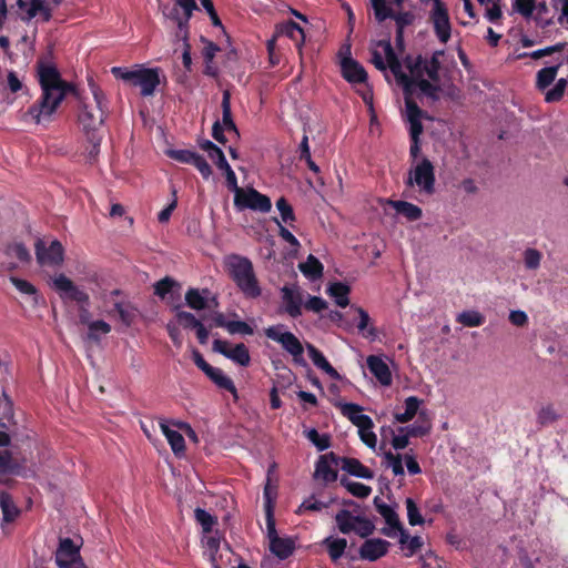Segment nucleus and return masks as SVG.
I'll list each match as a JSON object with an SVG mask.
<instances>
[{
  "mask_svg": "<svg viewBox=\"0 0 568 568\" xmlns=\"http://www.w3.org/2000/svg\"><path fill=\"white\" fill-rule=\"evenodd\" d=\"M38 73L42 94L29 108L27 115H30L39 124L51 121L52 114L65 95L68 93L77 94V89L71 83L62 80L60 72L53 65H41Z\"/></svg>",
  "mask_w": 568,
  "mask_h": 568,
  "instance_id": "1",
  "label": "nucleus"
},
{
  "mask_svg": "<svg viewBox=\"0 0 568 568\" xmlns=\"http://www.w3.org/2000/svg\"><path fill=\"white\" fill-rule=\"evenodd\" d=\"M89 87L91 89L94 105H84L79 113V122L87 133L88 141L92 144L90 154L97 153L101 142V136L97 133L99 128L103 124L108 101L103 91L97 85L93 79H89Z\"/></svg>",
  "mask_w": 568,
  "mask_h": 568,
  "instance_id": "2",
  "label": "nucleus"
},
{
  "mask_svg": "<svg viewBox=\"0 0 568 568\" xmlns=\"http://www.w3.org/2000/svg\"><path fill=\"white\" fill-rule=\"evenodd\" d=\"M225 265L230 277L246 298L255 300L262 295V287L248 257L233 254L226 258Z\"/></svg>",
  "mask_w": 568,
  "mask_h": 568,
  "instance_id": "3",
  "label": "nucleus"
},
{
  "mask_svg": "<svg viewBox=\"0 0 568 568\" xmlns=\"http://www.w3.org/2000/svg\"><path fill=\"white\" fill-rule=\"evenodd\" d=\"M111 72L116 79H121L133 87H140L141 95L143 97L152 95L160 84V72L156 68L128 70L121 67H113Z\"/></svg>",
  "mask_w": 568,
  "mask_h": 568,
  "instance_id": "4",
  "label": "nucleus"
},
{
  "mask_svg": "<svg viewBox=\"0 0 568 568\" xmlns=\"http://www.w3.org/2000/svg\"><path fill=\"white\" fill-rule=\"evenodd\" d=\"M195 0H175V4L164 10V16L176 24V40L189 39V21L194 10H197Z\"/></svg>",
  "mask_w": 568,
  "mask_h": 568,
  "instance_id": "5",
  "label": "nucleus"
},
{
  "mask_svg": "<svg viewBox=\"0 0 568 568\" xmlns=\"http://www.w3.org/2000/svg\"><path fill=\"white\" fill-rule=\"evenodd\" d=\"M284 325H273L264 328L267 338L281 344L283 349L293 356V361L298 365H306L303 357L304 347L301 341L292 332H283Z\"/></svg>",
  "mask_w": 568,
  "mask_h": 568,
  "instance_id": "6",
  "label": "nucleus"
},
{
  "mask_svg": "<svg viewBox=\"0 0 568 568\" xmlns=\"http://www.w3.org/2000/svg\"><path fill=\"white\" fill-rule=\"evenodd\" d=\"M61 0H18L17 6L20 10L19 17L22 21L29 22L34 17L40 16L43 22H49L53 10L59 7Z\"/></svg>",
  "mask_w": 568,
  "mask_h": 568,
  "instance_id": "7",
  "label": "nucleus"
},
{
  "mask_svg": "<svg viewBox=\"0 0 568 568\" xmlns=\"http://www.w3.org/2000/svg\"><path fill=\"white\" fill-rule=\"evenodd\" d=\"M435 181L433 163L427 158H423L414 170L409 172L406 184L409 186L416 184L422 192L433 194L435 192Z\"/></svg>",
  "mask_w": 568,
  "mask_h": 568,
  "instance_id": "8",
  "label": "nucleus"
},
{
  "mask_svg": "<svg viewBox=\"0 0 568 568\" xmlns=\"http://www.w3.org/2000/svg\"><path fill=\"white\" fill-rule=\"evenodd\" d=\"M234 204L239 209H250L262 213H267L272 209L271 199L254 187L239 191L234 196Z\"/></svg>",
  "mask_w": 568,
  "mask_h": 568,
  "instance_id": "9",
  "label": "nucleus"
},
{
  "mask_svg": "<svg viewBox=\"0 0 568 568\" xmlns=\"http://www.w3.org/2000/svg\"><path fill=\"white\" fill-rule=\"evenodd\" d=\"M53 287L63 300L74 301L79 304H88L89 295L80 290L68 276L59 274L53 278Z\"/></svg>",
  "mask_w": 568,
  "mask_h": 568,
  "instance_id": "10",
  "label": "nucleus"
},
{
  "mask_svg": "<svg viewBox=\"0 0 568 568\" xmlns=\"http://www.w3.org/2000/svg\"><path fill=\"white\" fill-rule=\"evenodd\" d=\"M63 246L58 240L52 241L48 248L42 240L36 242V256L41 265H60L63 262Z\"/></svg>",
  "mask_w": 568,
  "mask_h": 568,
  "instance_id": "11",
  "label": "nucleus"
},
{
  "mask_svg": "<svg viewBox=\"0 0 568 568\" xmlns=\"http://www.w3.org/2000/svg\"><path fill=\"white\" fill-rule=\"evenodd\" d=\"M213 351L222 354L229 359H232L234 363L241 366L246 367L250 365V352L243 343L236 344L233 348L230 349L226 341L215 339L213 342Z\"/></svg>",
  "mask_w": 568,
  "mask_h": 568,
  "instance_id": "12",
  "label": "nucleus"
},
{
  "mask_svg": "<svg viewBox=\"0 0 568 568\" xmlns=\"http://www.w3.org/2000/svg\"><path fill=\"white\" fill-rule=\"evenodd\" d=\"M335 407L339 408L343 416L348 418L359 430L372 429L374 424L369 416L361 414L363 407L354 403L336 402Z\"/></svg>",
  "mask_w": 568,
  "mask_h": 568,
  "instance_id": "13",
  "label": "nucleus"
},
{
  "mask_svg": "<svg viewBox=\"0 0 568 568\" xmlns=\"http://www.w3.org/2000/svg\"><path fill=\"white\" fill-rule=\"evenodd\" d=\"M376 511L385 519L388 527H384L381 532L387 537L394 538L396 534L394 529H400L402 523L395 509L376 496L373 500Z\"/></svg>",
  "mask_w": 568,
  "mask_h": 568,
  "instance_id": "14",
  "label": "nucleus"
},
{
  "mask_svg": "<svg viewBox=\"0 0 568 568\" xmlns=\"http://www.w3.org/2000/svg\"><path fill=\"white\" fill-rule=\"evenodd\" d=\"M430 21L434 26V31L438 40L444 44L447 43L450 39L452 26L446 6L433 8L430 12Z\"/></svg>",
  "mask_w": 568,
  "mask_h": 568,
  "instance_id": "15",
  "label": "nucleus"
},
{
  "mask_svg": "<svg viewBox=\"0 0 568 568\" xmlns=\"http://www.w3.org/2000/svg\"><path fill=\"white\" fill-rule=\"evenodd\" d=\"M341 456L331 452L320 456L315 466V476L325 483H333L337 479V471L332 466H338Z\"/></svg>",
  "mask_w": 568,
  "mask_h": 568,
  "instance_id": "16",
  "label": "nucleus"
},
{
  "mask_svg": "<svg viewBox=\"0 0 568 568\" xmlns=\"http://www.w3.org/2000/svg\"><path fill=\"white\" fill-rule=\"evenodd\" d=\"M389 546L387 540L381 538L367 539L359 548V556L362 559L375 561L387 554Z\"/></svg>",
  "mask_w": 568,
  "mask_h": 568,
  "instance_id": "17",
  "label": "nucleus"
},
{
  "mask_svg": "<svg viewBox=\"0 0 568 568\" xmlns=\"http://www.w3.org/2000/svg\"><path fill=\"white\" fill-rule=\"evenodd\" d=\"M342 75L349 83H364L367 81V72L353 58H344L341 62Z\"/></svg>",
  "mask_w": 568,
  "mask_h": 568,
  "instance_id": "18",
  "label": "nucleus"
},
{
  "mask_svg": "<svg viewBox=\"0 0 568 568\" xmlns=\"http://www.w3.org/2000/svg\"><path fill=\"white\" fill-rule=\"evenodd\" d=\"M282 297L285 303V312L293 318L302 315V294L297 288L287 285L282 287Z\"/></svg>",
  "mask_w": 568,
  "mask_h": 568,
  "instance_id": "19",
  "label": "nucleus"
},
{
  "mask_svg": "<svg viewBox=\"0 0 568 568\" xmlns=\"http://www.w3.org/2000/svg\"><path fill=\"white\" fill-rule=\"evenodd\" d=\"M206 549L209 551L210 561L213 568H223L222 559L225 556L230 561L234 556L231 548L226 545L224 550H220V537L219 536H210L205 541Z\"/></svg>",
  "mask_w": 568,
  "mask_h": 568,
  "instance_id": "20",
  "label": "nucleus"
},
{
  "mask_svg": "<svg viewBox=\"0 0 568 568\" xmlns=\"http://www.w3.org/2000/svg\"><path fill=\"white\" fill-rule=\"evenodd\" d=\"M366 363L369 372L383 386H389L392 384V372L379 356L369 355Z\"/></svg>",
  "mask_w": 568,
  "mask_h": 568,
  "instance_id": "21",
  "label": "nucleus"
},
{
  "mask_svg": "<svg viewBox=\"0 0 568 568\" xmlns=\"http://www.w3.org/2000/svg\"><path fill=\"white\" fill-rule=\"evenodd\" d=\"M82 558L80 555V546L69 538H60L59 546L55 551V564L60 565L61 561L75 560Z\"/></svg>",
  "mask_w": 568,
  "mask_h": 568,
  "instance_id": "22",
  "label": "nucleus"
},
{
  "mask_svg": "<svg viewBox=\"0 0 568 568\" xmlns=\"http://www.w3.org/2000/svg\"><path fill=\"white\" fill-rule=\"evenodd\" d=\"M339 465L343 470L352 476L364 479H372L374 477V473L363 465L357 458L341 457Z\"/></svg>",
  "mask_w": 568,
  "mask_h": 568,
  "instance_id": "23",
  "label": "nucleus"
},
{
  "mask_svg": "<svg viewBox=\"0 0 568 568\" xmlns=\"http://www.w3.org/2000/svg\"><path fill=\"white\" fill-rule=\"evenodd\" d=\"M385 8L388 14L386 17L375 18L378 23H382L387 19H393L395 21L396 29L400 30H405L406 27L413 24L415 14L412 11H394L387 2H385Z\"/></svg>",
  "mask_w": 568,
  "mask_h": 568,
  "instance_id": "24",
  "label": "nucleus"
},
{
  "mask_svg": "<svg viewBox=\"0 0 568 568\" xmlns=\"http://www.w3.org/2000/svg\"><path fill=\"white\" fill-rule=\"evenodd\" d=\"M306 347L310 358L317 368L322 369L333 379L341 378L338 372L331 365V363L318 348H316L313 344H307Z\"/></svg>",
  "mask_w": 568,
  "mask_h": 568,
  "instance_id": "25",
  "label": "nucleus"
},
{
  "mask_svg": "<svg viewBox=\"0 0 568 568\" xmlns=\"http://www.w3.org/2000/svg\"><path fill=\"white\" fill-rule=\"evenodd\" d=\"M160 427L165 436L168 443L171 446L172 452L175 456H182L185 453V440L181 433L173 430L169 427L165 420L160 422Z\"/></svg>",
  "mask_w": 568,
  "mask_h": 568,
  "instance_id": "26",
  "label": "nucleus"
},
{
  "mask_svg": "<svg viewBox=\"0 0 568 568\" xmlns=\"http://www.w3.org/2000/svg\"><path fill=\"white\" fill-rule=\"evenodd\" d=\"M386 204L392 206L398 214L405 216L408 221H417L422 217L423 211L419 206L402 201V200H387Z\"/></svg>",
  "mask_w": 568,
  "mask_h": 568,
  "instance_id": "27",
  "label": "nucleus"
},
{
  "mask_svg": "<svg viewBox=\"0 0 568 568\" xmlns=\"http://www.w3.org/2000/svg\"><path fill=\"white\" fill-rule=\"evenodd\" d=\"M219 388L230 392L234 395V397H237V390L233 383V381L224 375L222 369L217 367H213L212 365L209 367V369L204 373Z\"/></svg>",
  "mask_w": 568,
  "mask_h": 568,
  "instance_id": "28",
  "label": "nucleus"
},
{
  "mask_svg": "<svg viewBox=\"0 0 568 568\" xmlns=\"http://www.w3.org/2000/svg\"><path fill=\"white\" fill-rule=\"evenodd\" d=\"M209 293L207 288L201 292L199 288L190 287L185 293V303L194 311H203L207 307L206 295Z\"/></svg>",
  "mask_w": 568,
  "mask_h": 568,
  "instance_id": "29",
  "label": "nucleus"
},
{
  "mask_svg": "<svg viewBox=\"0 0 568 568\" xmlns=\"http://www.w3.org/2000/svg\"><path fill=\"white\" fill-rule=\"evenodd\" d=\"M295 549V542L291 538H273L270 550L280 559L288 558Z\"/></svg>",
  "mask_w": 568,
  "mask_h": 568,
  "instance_id": "30",
  "label": "nucleus"
},
{
  "mask_svg": "<svg viewBox=\"0 0 568 568\" xmlns=\"http://www.w3.org/2000/svg\"><path fill=\"white\" fill-rule=\"evenodd\" d=\"M0 508L2 510V521L12 523L20 514L11 495L7 491L0 493Z\"/></svg>",
  "mask_w": 568,
  "mask_h": 568,
  "instance_id": "31",
  "label": "nucleus"
},
{
  "mask_svg": "<svg viewBox=\"0 0 568 568\" xmlns=\"http://www.w3.org/2000/svg\"><path fill=\"white\" fill-rule=\"evenodd\" d=\"M352 308L357 312L359 317L357 323L358 331L364 335V337L375 341L378 337V332L374 326H368L371 322L368 313L359 306H352Z\"/></svg>",
  "mask_w": 568,
  "mask_h": 568,
  "instance_id": "32",
  "label": "nucleus"
},
{
  "mask_svg": "<svg viewBox=\"0 0 568 568\" xmlns=\"http://www.w3.org/2000/svg\"><path fill=\"white\" fill-rule=\"evenodd\" d=\"M349 286L343 282H334L327 288V293L339 307H346L349 304Z\"/></svg>",
  "mask_w": 568,
  "mask_h": 568,
  "instance_id": "33",
  "label": "nucleus"
},
{
  "mask_svg": "<svg viewBox=\"0 0 568 568\" xmlns=\"http://www.w3.org/2000/svg\"><path fill=\"white\" fill-rule=\"evenodd\" d=\"M323 264L317 257L310 254L304 263L300 264L301 272L310 280H317L323 275Z\"/></svg>",
  "mask_w": 568,
  "mask_h": 568,
  "instance_id": "34",
  "label": "nucleus"
},
{
  "mask_svg": "<svg viewBox=\"0 0 568 568\" xmlns=\"http://www.w3.org/2000/svg\"><path fill=\"white\" fill-rule=\"evenodd\" d=\"M114 311L119 314L120 321L125 326H131L134 323L139 313L138 308L133 306L130 302H115Z\"/></svg>",
  "mask_w": 568,
  "mask_h": 568,
  "instance_id": "35",
  "label": "nucleus"
},
{
  "mask_svg": "<svg viewBox=\"0 0 568 568\" xmlns=\"http://www.w3.org/2000/svg\"><path fill=\"white\" fill-rule=\"evenodd\" d=\"M404 62L412 74L410 78L414 79V81L423 79V77L426 74V71H424V68H426V58H424L422 54H418L415 58L412 55H406Z\"/></svg>",
  "mask_w": 568,
  "mask_h": 568,
  "instance_id": "36",
  "label": "nucleus"
},
{
  "mask_svg": "<svg viewBox=\"0 0 568 568\" xmlns=\"http://www.w3.org/2000/svg\"><path fill=\"white\" fill-rule=\"evenodd\" d=\"M560 65L561 63H558L557 65L542 68L537 72L536 87L538 90L544 91L555 81Z\"/></svg>",
  "mask_w": 568,
  "mask_h": 568,
  "instance_id": "37",
  "label": "nucleus"
},
{
  "mask_svg": "<svg viewBox=\"0 0 568 568\" xmlns=\"http://www.w3.org/2000/svg\"><path fill=\"white\" fill-rule=\"evenodd\" d=\"M422 400L416 396H409L405 399V412L395 414L398 423L405 424L410 422L417 414Z\"/></svg>",
  "mask_w": 568,
  "mask_h": 568,
  "instance_id": "38",
  "label": "nucleus"
},
{
  "mask_svg": "<svg viewBox=\"0 0 568 568\" xmlns=\"http://www.w3.org/2000/svg\"><path fill=\"white\" fill-rule=\"evenodd\" d=\"M280 32L290 39H292L297 47H301L304 43L305 34L303 29L298 23L293 20H290L280 27Z\"/></svg>",
  "mask_w": 568,
  "mask_h": 568,
  "instance_id": "39",
  "label": "nucleus"
},
{
  "mask_svg": "<svg viewBox=\"0 0 568 568\" xmlns=\"http://www.w3.org/2000/svg\"><path fill=\"white\" fill-rule=\"evenodd\" d=\"M323 542L327 547V552L333 562H336L343 556L347 547V540L345 538L334 539L327 537Z\"/></svg>",
  "mask_w": 568,
  "mask_h": 568,
  "instance_id": "40",
  "label": "nucleus"
},
{
  "mask_svg": "<svg viewBox=\"0 0 568 568\" xmlns=\"http://www.w3.org/2000/svg\"><path fill=\"white\" fill-rule=\"evenodd\" d=\"M356 519H358V516H353L347 509H341L335 516L338 530L345 535L355 529Z\"/></svg>",
  "mask_w": 568,
  "mask_h": 568,
  "instance_id": "41",
  "label": "nucleus"
},
{
  "mask_svg": "<svg viewBox=\"0 0 568 568\" xmlns=\"http://www.w3.org/2000/svg\"><path fill=\"white\" fill-rule=\"evenodd\" d=\"M111 332V325L103 320L92 321L89 323L87 338L91 342L99 343L102 335Z\"/></svg>",
  "mask_w": 568,
  "mask_h": 568,
  "instance_id": "42",
  "label": "nucleus"
},
{
  "mask_svg": "<svg viewBox=\"0 0 568 568\" xmlns=\"http://www.w3.org/2000/svg\"><path fill=\"white\" fill-rule=\"evenodd\" d=\"M444 54L443 50L435 51L430 59L426 58V68H424V71H426V75L432 80L433 82H439V70H440V60L439 58Z\"/></svg>",
  "mask_w": 568,
  "mask_h": 568,
  "instance_id": "43",
  "label": "nucleus"
},
{
  "mask_svg": "<svg viewBox=\"0 0 568 568\" xmlns=\"http://www.w3.org/2000/svg\"><path fill=\"white\" fill-rule=\"evenodd\" d=\"M21 465L12 457L10 450L0 452V474H19Z\"/></svg>",
  "mask_w": 568,
  "mask_h": 568,
  "instance_id": "44",
  "label": "nucleus"
},
{
  "mask_svg": "<svg viewBox=\"0 0 568 568\" xmlns=\"http://www.w3.org/2000/svg\"><path fill=\"white\" fill-rule=\"evenodd\" d=\"M413 85H416L420 92L433 101L439 100V93L442 91L438 82H433L432 80L419 79L415 81Z\"/></svg>",
  "mask_w": 568,
  "mask_h": 568,
  "instance_id": "45",
  "label": "nucleus"
},
{
  "mask_svg": "<svg viewBox=\"0 0 568 568\" xmlns=\"http://www.w3.org/2000/svg\"><path fill=\"white\" fill-rule=\"evenodd\" d=\"M341 485L344 486L348 493L357 498H366L371 495L372 488L358 481H352L347 477L341 478Z\"/></svg>",
  "mask_w": 568,
  "mask_h": 568,
  "instance_id": "46",
  "label": "nucleus"
},
{
  "mask_svg": "<svg viewBox=\"0 0 568 568\" xmlns=\"http://www.w3.org/2000/svg\"><path fill=\"white\" fill-rule=\"evenodd\" d=\"M263 498L265 513L274 511L275 501L277 498V485L272 484L270 474L267 475V479L264 485Z\"/></svg>",
  "mask_w": 568,
  "mask_h": 568,
  "instance_id": "47",
  "label": "nucleus"
},
{
  "mask_svg": "<svg viewBox=\"0 0 568 568\" xmlns=\"http://www.w3.org/2000/svg\"><path fill=\"white\" fill-rule=\"evenodd\" d=\"M560 415L557 413L552 404H547L537 412V423L540 427L548 426L559 419Z\"/></svg>",
  "mask_w": 568,
  "mask_h": 568,
  "instance_id": "48",
  "label": "nucleus"
},
{
  "mask_svg": "<svg viewBox=\"0 0 568 568\" xmlns=\"http://www.w3.org/2000/svg\"><path fill=\"white\" fill-rule=\"evenodd\" d=\"M4 254L10 257H16L21 263H29L31 254L23 243H10L4 248Z\"/></svg>",
  "mask_w": 568,
  "mask_h": 568,
  "instance_id": "49",
  "label": "nucleus"
},
{
  "mask_svg": "<svg viewBox=\"0 0 568 568\" xmlns=\"http://www.w3.org/2000/svg\"><path fill=\"white\" fill-rule=\"evenodd\" d=\"M424 413L419 414V419L407 427H399V432L406 430L410 437H423L430 430V423L428 419H422Z\"/></svg>",
  "mask_w": 568,
  "mask_h": 568,
  "instance_id": "50",
  "label": "nucleus"
},
{
  "mask_svg": "<svg viewBox=\"0 0 568 568\" xmlns=\"http://www.w3.org/2000/svg\"><path fill=\"white\" fill-rule=\"evenodd\" d=\"M181 285L178 281L170 276H165L154 284V294L164 300L169 293L174 288H180Z\"/></svg>",
  "mask_w": 568,
  "mask_h": 568,
  "instance_id": "51",
  "label": "nucleus"
},
{
  "mask_svg": "<svg viewBox=\"0 0 568 568\" xmlns=\"http://www.w3.org/2000/svg\"><path fill=\"white\" fill-rule=\"evenodd\" d=\"M276 207L280 211L281 221L288 224L291 227H294L293 223L296 221V216L288 201L284 196L280 197L276 201Z\"/></svg>",
  "mask_w": 568,
  "mask_h": 568,
  "instance_id": "52",
  "label": "nucleus"
},
{
  "mask_svg": "<svg viewBox=\"0 0 568 568\" xmlns=\"http://www.w3.org/2000/svg\"><path fill=\"white\" fill-rule=\"evenodd\" d=\"M195 520L201 525L204 532H212L214 525L217 524V518L212 516L205 509L196 508L194 510Z\"/></svg>",
  "mask_w": 568,
  "mask_h": 568,
  "instance_id": "53",
  "label": "nucleus"
},
{
  "mask_svg": "<svg viewBox=\"0 0 568 568\" xmlns=\"http://www.w3.org/2000/svg\"><path fill=\"white\" fill-rule=\"evenodd\" d=\"M389 70L396 78L397 82L403 87L405 93L410 92V88L414 84V79L403 72L400 61L394 64L388 65Z\"/></svg>",
  "mask_w": 568,
  "mask_h": 568,
  "instance_id": "54",
  "label": "nucleus"
},
{
  "mask_svg": "<svg viewBox=\"0 0 568 568\" xmlns=\"http://www.w3.org/2000/svg\"><path fill=\"white\" fill-rule=\"evenodd\" d=\"M457 322L467 327H477L484 324L485 317L477 311H465L457 316Z\"/></svg>",
  "mask_w": 568,
  "mask_h": 568,
  "instance_id": "55",
  "label": "nucleus"
},
{
  "mask_svg": "<svg viewBox=\"0 0 568 568\" xmlns=\"http://www.w3.org/2000/svg\"><path fill=\"white\" fill-rule=\"evenodd\" d=\"M179 307L180 305L175 307L178 310L175 318L179 325L185 329H195L196 326H200L201 321L193 313L181 311Z\"/></svg>",
  "mask_w": 568,
  "mask_h": 568,
  "instance_id": "56",
  "label": "nucleus"
},
{
  "mask_svg": "<svg viewBox=\"0 0 568 568\" xmlns=\"http://www.w3.org/2000/svg\"><path fill=\"white\" fill-rule=\"evenodd\" d=\"M566 47L565 42L556 43L555 45H550L544 49H539L532 52H524L518 55L519 59L531 58L534 60H538L542 57L551 55L552 53L560 52Z\"/></svg>",
  "mask_w": 568,
  "mask_h": 568,
  "instance_id": "57",
  "label": "nucleus"
},
{
  "mask_svg": "<svg viewBox=\"0 0 568 568\" xmlns=\"http://www.w3.org/2000/svg\"><path fill=\"white\" fill-rule=\"evenodd\" d=\"M568 81L565 78L559 79L554 88L549 89L545 94V101L548 103L558 102L562 99Z\"/></svg>",
  "mask_w": 568,
  "mask_h": 568,
  "instance_id": "58",
  "label": "nucleus"
},
{
  "mask_svg": "<svg viewBox=\"0 0 568 568\" xmlns=\"http://www.w3.org/2000/svg\"><path fill=\"white\" fill-rule=\"evenodd\" d=\"M222 126H227L229 124L234 123L233 116H232V109H231V92L230 90H224L222 95Z\"/></svg>",
  "mask_w": 568,
  "mask_h": 568,
  "instance_id": "59",
  "label": "nucleus"
},
{
  "mask_svg": "<svg viewBox=\"0 0 568 568\" xmlns=\"http://www.w3.org/2000/svg\"><path fill=\"white\" fill-rule=\"evenodd\" d=\"M407 518L410 526H417L424 524V518L412 498H407L406 501Z\"/></svg>",
  "mask_w": 568,
  "mask_h": 568,
  "instance_id": "60",
  "label": "nucleus"
},
{
  "mask_svg": "<svg viewBox=\"0 0 568 568\" xmlns=\"http://www.w3.org/2000/svg\"><path fill=\"white\" fill-rule=\"evenodd\" d=\"M306 437L312 442L318 450H325L331 446V438L328 435H321L315 428L307 432Z\"/></svg>",
  "mask_w": 568,
  "mask_h": 568,
  "instance_id": "61",
  "label": "nucleus"
},
{
  "mask_svg": "<svg viewBox=\"0 0 568 568\" xmlns=\"http://www.w3.org/2000/svg\"><path fill=\"white\" fill-rule=\"evenodd\" d=\"M542 255L536 248H527L524 252V264L527 270H537L540 266Z\"/></svg>",
  "mask_w": 568,
  "mask_h": 568,
  "instance_id": "62",
  "label": "nucleus"
},
{
  "mask_svg": "<svg viewBox=\"0 0 568 568\" xmlns=\"http://www.w3.org/2000/svg\"><path fill=\"white\" fill-rule=\"evenodd\" d=\"M9 280L21 294L32 295L37 297L38 290L32 283L28 282L27 280L19 278L17 276H10Z\"/></svg>",
  "mask_w": 568,
  "mask_h": 568,
  "instance_id": "63",
  "label": "nucleus"
},
{
  "mask_svg": "<svg viewBox=\"0 0 568 568\" xmlns=\"http://www.w3.org/2000/svg\"><path fill=\"white\" fill-rule=\"evenodd\" d=\"M374 529L375 526L369 519L358 516V519H356L355 529H353V531L359 537L366 538L373 534Z\"/></svg>",
  "mask_w": 568,
  "mask_h": 568,
  "instance_id": "64",
  "label": "nucleus"
}]
</instances>
